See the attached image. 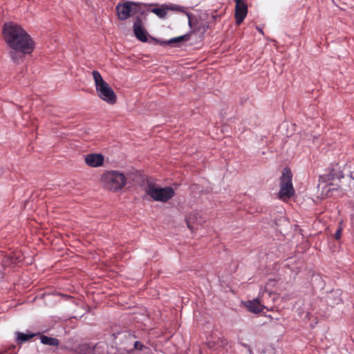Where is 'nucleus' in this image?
<instances>
[{
  "instance_id": "1",
  "label": "nucleus",
  "mask_w": 354,
  "mask_h": 354,
  "mask_svg": "<svg viewBox=\"0 0 354 354\" xmlns=\"http://www.w3.org/2000/svg\"><path fill=\"white\" fill-rule=\"evenodd\" d=\"M3 35L7 44L13 50L24 53H30L33 50V42L26 30L17 24L11 23L3 26Z\"/></svg>"
},
{
  "instance_id": "2",
  "label": "nucleus",
  "mask_w": 354,
  "mask_h": 354,
  "mask_svg": "<svg viewBox=\"0 0 354 354\" xmlns=\"http://www.w3.org/2000/svg\"><path fill=\"white\" fill-rule=\"evenodd\" d=\"M92 75L95 81L97 96L108 104H115L117 100V96L109 84L103 80L100 72L93 71Z\"/></svg>"
},
{
  "instance_id": "3",
  "label": "nucleus",
  "mask_w": 354,
  "mask_h": 354,
  "mask_svg": "<svg viewBox=\"0 0 354 354\" xmlns=\"http://www.w3.org/2000/svg\"><path fill=\"white\" fill-rule=\"evenodd\" d=\"M102 185L109 190L118 192L122 189L127 183V178L123 173L118 171H108L101 176Z\"/></svg>"
},
{
  "instance_id": "4",
  "label": "nucleus",
  "mask_w": 354,
  "mask_h": 354,
  "mask_svg": "<svg viewBox=\"0 0 354 354\" xmlns=\"http://www.w3.org/2000/svg\"><path fill=\"white\" fill-rule=\"evenodd\" d=\"M292 172L290 169L285 168L282 171L280 178V190L279 192V198L281 200L290 198L295 194L292 183Z\"/></svg>"
},
{
  "instance_id": "5",
  "label": "nucleus",
  "mask_w": 354,
  "mask_h": 354,
  "mask_svg": "<svg viewBox=\"0 0 354 354\" xmlns=\"http://www.w3.org/2000/svg\"><path fill=\"white\" fill-rule=\"evenodd\" d=\"M146 194L156 201L167 202L174 196V189L171 187L157 188L149 185L146 189Z\"/></svg>"
},
{
  "instance_id": "6",
  "label": "nucleus",
  "mask_w": 354,
  "mask_h": 354,
  "mask_svg": "<svg viewBox=\"0 0 354 354\" xmlns=\"http://www.w3.org/2000/svg\"><path fill=\"white\" fill-rule=\"evenodd\" d=\"M139 6L132 1H124L122 3H118L115 7L118 17L120 20L124 21L131 15L138 12Z\"/></svg>"
},
{
  "instance_id": "7",
  "label": "nucleus",
  "mask_w": 354,
  "mask_h": 354,
  "mask_svg": "<svg viewBox=\"0 0 354 354\" xmlns=\"http://www.w3.org/2000/svg\"><path fill=\"white\" fill-rule=\"evenodd\" d=\"M235 19L237 25H240L248 14V6L245 0H234Z\"/></svg>"
},
{
  "instance_id": "8",
  "label": "nucleus",
  "mask_w": 354,
  "mask_h": 354,
  "mask_svg": "<svg viewBox=\"0 0 354 354\" xmlns=\"http://www.w3.org/2000/svg\"><path fill=\"white\" fill-rule=\"evenodd\" d=\"M133 32L136 37L143 42H146L147 41V32L144 28L143 23L142 19L138 17H136L133 27Z\"/></svg>"
},
{
  "instance_id": "9",
  "label": "nucleus",
  "mask_w": 354,
  "mask_h": 354,
  "mask_svg": "<svg viewBox=\"0 0 354 354\" xmlns=\"http://www.w3.org/2000/svg\"><path fill=\"white\" fill-rule=\"evenodd\" d=\"M85 162L92 167L102 166L104 162V156L100 153H90L86 156Z\"/></svg>"
},
{
  "instance_id": "10",
  "label": "nucleus",
  "mask_w": 354,
  "mask_h": 354,
  "mask_svg": "<svg viewBox=\"0 0 354 354\" xmlns=\"http://www.w3.org/2000/svg\"><path fill=\"white\" fill-rule=\"evenodd\" d=\"M185 221L187 227L191 231H194L195 230V227L194 225L195 223L202 225L203 223L200 214L195 212L189 214L185 218Z\"/></svg>"
},
{
  "instance_id": "11",
  "label": "nucleus",
  "mask_w": 354,
  "mask_h": 354,
  "mask_svg": "<svg viewBox=\"0 0 354 354\" xmlns=\"http://www.w3.org/2000/svg\"><path fill=\"white\" fill-rule=\"evenodd\" d=\"M16 338L15 341L17 344L20 345L28 341H29L32 337H35L37 335V333H24L21 332H16Z\"/></svg>"
},
{
  "instance_id": "12",
  "label": "nucleus",
  "mask_w": 354,
  "mask_h": 354,
  "mask_svg": "<svg viewBox=\"0 0 354 354\" xmlns=\"http://www.w3.org/2000/svg\"><path fill=\"white\" fill-rule=\"evenodd\" d=\"M246 307L249 311L254 313H261L263 309V306L261 305L259 299L249 301L246 304Z\"/></svg>"
},
{
  "instance_id": "13",
  "label": "nucleus",
  "mask_w": 354,
  "mask_h": 354,
  "mask_svg": "<svg viewBox=\"0 0 354 354\" xmlns=\"http://www.w3.org/2000/svg\"><path fill=\"white\" fill-rule=\"evenodd\" d=\"M342 178H343V174H342V172H339V173H336L335 172L334 169L332 170L329 174L326 175V176H322L320 177V180L322 181V182H326L327 183L328 181L330 180H333V179H341Z\"/></svg>"
},
{
  "instance_id": "14",
  "label": "nucleus",
  "mask_w": 354,
  "mask_h": 354,
  "mask_svg": "<svg viewBox=\"0 0 354 354\" xmlns=\"http://www.w3.org/2000/svg\"><path fill=\"white\" fill-rule=\"evenodd\" d=\"M170 8L168 6H162L161 8H155L151 9V12L156 14L160 18H165L167 15V11Z\"/></svg>"
},
{
  "instance_id": "15",
  "label": "nucleus",
  "mask_w": 354,
  "mask_h": 354,
  "mask_svg": "<svg viewBox=\"0 0 354 354\" xmlns=\"http://www.w3.org/2000/svg\"><path fill=\"white\" fill-rule=\"evenodd\" d=\"M24 54L23 52L13 49L10 52V57L15 63L19 62L23 58Z\"/></svg>"
},
{
  "instance_id": "16",
  "label": "nucleus",
  "mask_w": 354,
  "mask_h": 354,
  "mask_svg": "<svg viewBox=\"0 0 354 354\" xmlns=\"http://www.w3.org/2000/svg\"><path fill=\"white\" fill-rule=\"evenodd\" d=\"M339 185H335L333 183H328L323 187V192L326 190V196L327 197L331 196L332 194H329L335 190H337Z\"/></svg>"
},
{
  "instance_id": "17",
  "label": "nucleus",
  "mask_w": 354,
  "mask_h": 354,
  "mask_svg": "<svg viewBox=\"0 0 354 354\" xmlns=\"http://www.w3.org/2000/svg\"><path fill=\"white\" fill-rule=\"evenodd\" d=\"M190 35H191V34L188 33V34H185V35L180 36V37L172 38L169 40V43L174 44V43L181 42V41H187L189 40Z\"/></svg>"
},
{
  "instance_id": "18",
  "label": "nucleus",
  "mask_w": 354,
  "mask_h": 354,
  "mask_svg": "<svg viewBox=\"0 0 354 354\" xmlns=\"http://www.w3.org/2000/svg\"><path fill=\"white\" fill-rule=\"evenodd\" d=\"M46 345H51V346H58L59 340L56 338L48 337L46 336L45 339Z\"/></svg>"
},
{
  "instance_id": "19",
  "label": "nucleus",
  "mask_w": 354,
  "mask_h": 354,
  "mask_svg": "<svg viewBox=\"0 0 354 354\" xmlns=\"http://www.w3.org/2000/svg\"><path fill=\"white\" fill-rule=\"evenodd\" d=\"M144 348V345L139 341H136L134 343V348L136 350L142 351Z\"/></svg>"
},
{
  "instance_id": "20",
  "label": "nucleus",
  "mask_w": 354,
  "mask_h": 354,
  "mask_svg": "<svg viewBox=\"0 0 354 354\" xmlns=\"http://www.w3.org/2000/svg\"><path fill=\"white\" fill-rule=\"evenodd\" d=\"M342 232V228L339 227L335 233V239L339 240L341 238Z\"/></svg>"
},
{
  "instance_id": "21",
  "label": "nucleus",
  "mask_w": 354,
  "mask_h": 354,
  "mask_svg": "<svg viewBox=\"0 0 354 354\" xmlns=\"http://www.w3.org/2000/svg\"><path fill=\"white\" fill-rule=\"evenodd\" d=\"M40 340H41V342L44 344V341H45L44 335H43V334L40 335Z\"/></svg>"
},
{
  "instance_id": "22",
  "label": "nucleus",
  "mask_w": 354,
  "mask_h": 354,
  "mask_svg": "<svg viewBox=\"0 0 354 354\" xmlns=\"http://www.w3.org/2000/svg\"><path fill=\"white\" fill-rule=\"evenodd\" d=\"M188 18H189V25L192 28V24L191 17L189 16Z\"/></svg>"
}]
</instances>
